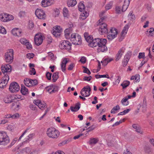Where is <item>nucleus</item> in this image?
<instances>
[{"label": "nucleus", "instance_id": "obj_1", "mask_svg": "<svg viewBox=\"0 0 154 154\" xmlns=\"http://www.w3.org/2000/svg\"><path fill=\"white\" fill-rule=\"evenodd\" d=\"M84 36L88 43V45L92 47H96L100 40V38H96L93 39V37L91 35H89L88 33L85 32L84 34Z\"/></svg>", "mask_w": 154, "mask_h": 154}, {"label": "nucleus", "instance_id": "obj_2", "mask_svg": "<svg viewBox=\"0 0 154 154\" xmlns=\"http://www.w3.org/2000/svg\"><path fill=\"white\" fill-rule=\"evenodd\" d=\"M104 17L101 18L98 22L99 26L98 31L101 35H104L108 33V29L107 25L103 22L105 20Z\"/></svg>", "mask_w": 154, "mask_h": 154}, {"label": "nucleus", "instance_id": "obj_3", "mask_svg": "<svg viewBox=\"0 0 154 154\" xmlns=\"http://www.w3.org/2000/svg\"><path fill=\"white\" fill-rule=\"evenodd\" d=\"M46 134L50 138H56L59 136L60 132L55 128L51 127L47 129Z\"/></svg>", "mask_w": 154, "mask_h": 154}, {"label": "nucleus", "instance_id": "obj_4", "mask_svg": "<svg viewBox=\"0 0 154 154\" xmlns=\"http://www.w3.org/2000/svg\"><path fill=\"white\" fill-rule=\"evenodd\" d=\"M100 40L98 43L97 46L98 47L97 49V52H103L107 50V48L106 46L105 45L106 43V40L105 39H100Z\"/></svg>", "mask_w": 154, "mask_h": 154}, {"label": "nucleus", "instance_id": "obj_5", "mask_svg": "<svg viewBox=\"0 0 154 154\" xmlns=\"http://www.w3.org/2000/svg\"><path fill=\"white\" fill-rule=\"evenodd\" d=\"M71 41L75 45H80L82 43L81 36L77 33H73L71 35Z\"/></svg>", "mask_w": 154, "mask_h": 154}, {"label": "nucleus", "instance_id": "obj_6", "mask_svg": "<svg viewBox=\"0 0 154 154\" xmlns=\"http://www.w3.org/2000/svg\"><path fill=\"white\" fill-rule=\"evenodd\" d=\"M13 50L10 49L5 54V58L7 63H11L13 61Z\"/></svg>", "mask_w": 154, "mask_h": 154}, {"label": "nucleus", "instance_id": "obj_7", "mask_svg": "<svg viewBox=\"0 0 154 154\" xmlns=\"http://www.w3.org/2000/svg\"><path fill=\"white\" fill-rule=\"evenodd\" d=\"M71 44L69 41L63 40L61 42L59 46L61 49L69 51L71 50Z\"/></svg>", "mask_w": 154, "mask_h": 154}, {"label": "nucleus", "instance_id": "obj_8", "mask_svg": "<svg viewBox=\"0 0 154 154\" xmlns=\"http://www.w3.org/2000/svg\"><path fill=\"white\" fill-rule=\"evenodd\" d=\"M10 140L6 133L5 132L0 133V145L3 142L7 144L9 143Z\"/></svg>", "mask_w": 154, "mask_h": 154}, {"label": "nucleus", "instance_id": "obj_9", "mask_svg": "<svg viewBox=\"0 0 154 154\" xmlns=\"http://www.w3.org/2000/svg\"><path fill=\"white\" fill-rule=\"evenodd\" d=\"M1 69L4 75L6 74L8 75L11 71V67L10 65L8 64L2 65Z\"/></svg>", "mask_w": 154, "mask_h": 154}, {"label": "nucleus", "instance_id": "obj_10", "mask_svg": "<svg viewBox=\"0 0 154 154\" xmlns=\"http://www.w3.org/2000/svg\"><path fill=\"white\" fill-rule=\"evenodd\" d=\"M24 81L25 85L27 87L35 86L38 84V82L36 79L32 80L26 78Z\"/></svg>", "mask_w": 154, "mask_h": 154}, {"label": "nucleus", "instance_id": "obj_11", "mask_svg": "<svg viewBox=\"0 0 154 154\" xmlns=\"http://www.w3.org/2000/svg\"><path fill=\"white\" fill-rule=\"evenodd\" d=\"M9 79L8 75H5L0 80V88H4L7 84Z\"/></svg>", "mask_w": 154, "mask_h": 154}, {"label": "nucleus", "instance_id": "obj_12", "mask_svg": "<svg viewBox=\"0 0 154 154\" xmlns=\"http://www.w3.org/2000/svg\"><path fill=\"white\" fill-rule=\"evenodd\" d=\"M35 14L39 19L44 20L46 18V15L42 10L37 9L35 11Z\"/></svg>", "mask_w": 154, "mask_h": 154}, {"label": "nucleus", "instance_id": "obj_13", "mask_svg": "<svg viewBox=\"0 0 154 154\" xmlns=\"http://www.w3.org/2000/svg\"><path fill=\"white\" fill-rule=\"evenodd\" d=\"M91 91V88L89 86L84 87L81 90L80 93L81 95L84 97H87L90 95Z\"/></svg>", "mask_w": 154, "mask_h": 154}, {"label": "nucleus", "instance_id": "obj_14", "mask_svg": "<svg viewBox=\"0 0 154 154\" xmlns=\"http://www.w3.org/2000/svg\"><path fill=\"white\" fill-rule=\"evenodd\" d=\"M10 91L12 93L18 91L20 90V87L18 84L16 82H12L9 88Z\"/></svg>", "mask_w": 154, "mask_h": 154}, {"label": "nucleus", "instance_id": "obj_15", "mask_svg": "<svg viewBox=\"0 0 154 154\" xmlns=\"http://www.w3.org/2000/svg\"><path fill=\"white\" fill-rule=\"evenodd\" d=\"M43 37L40 34H36L34 38V42L35 44L39 46L41 45L43 42Z\"/></svg>", "mask_w": 154, "mask_h": 154}, {"label": "nucleus", "instance_id": "obj_16", "mask_svg": "<svg viewBox=\"0 0 154 154\" xmlns=\"http://www.w3.org/2000/svg\"><path fill=\"white\" fill-rule=\"evenodd\" d=\"M34 103L42 110L46 106L45 103L44 102H42L40 100H35L34 101Z\"/></svg>", "mask_w": 154, "mask_h": 154}, {"label": "nucleus", "instance_id": "obj_17", "mask_svg": "<svg viewBox=\"0 0 154 154\" xmlns=\"http://www.w3.org/2000/svg\"><path fill=\"white\" fill-rule=\"evenodd\" d=\"M125 49V48L122 47L119 50L116 57L115 60L116 61H118L121 58Z\"/></svg>", "mask_w": 154, "mask_h": 154}, {"label": "nucleus", "instance_id": "obj_18", "mask_svg": "<svg viewBox=\"0 0 154 154\" xmlns=\"http://www.w3.org/2000/svg\"><path fill=\"white\" fill-rule=\"evenodd\" d=\"M54 2V0H43L42 2V6L46 7L49 6Z\"/></svg>", "mask_w": 154, "mask_h": 154}, {"label": "nucleus", "instance_id": "obj_19", "mask_svg": "<svg viewBox=\"0 0 154 154\" xmlns=\"http://www.w3.org/2000/svg\"><path fill=\"white\" fill-rule=\"evenodd\" d=\"M12 34L14 35L20 37L21 36L22 31L21 30L18 28H14L11 31Z\"/></svg>", "mask_w": 154, "mask_h": 154}, {"label": "nucleus", "instance_id": "obj_20", "mask_svg": "<svg viewBox=\"0 0 154 154\" xmlns=\"http://www.w3.org/2000/svg\"><path fill=\"white\" fill-rule=\"evenodd\" d=\"M68 61L69 59L66 58H64L62 60L61 66L63 72H64L66 70V64L68 62Z\"/></svg>", "mask_w": 154, "mask_h": 154}, {"label": "nucleus", "instance_id": "obj_21", "mask_svg": "<svg viewBox=\"0 0 154 154\" xmlns=\"http://www.w3.org/2000/svg\"><path fill=\"white\" fill-rule=\"evenodd\" d=\"M130 58V56L128 54H126L122 62V65L124 67H125L126 66Z\"/></svg>", "mask_w": 154, "mask_h": 154}, {"label": "nucleus", "instance_id": "obj_22", "mask_svg": "<svg viewBox=\"0 0 154 154\" xmlns=\"http://www.w3.org/2000/svg\"><path fill=\"white\" fill-rule=\"evenodd\" d=\"M131 0H125L124 4L122 6V11H125L128 8Z\"/></svg>", "mask_w": 154, "mask_h": 154}, {"label": "nucleus", "instance_id": "obj_23", "mask_svg": "<svg viewBox=\"0 0 154 154\" xmlns=\"http://www.w3.org/2000/svg\"><path fill=\"white\" fill-rule=\"evenodd\" d=\"M12 95H8L4 98V101L6 103H9L13 101Z\"/></svg>", "mask_w": 154, "mask_h": 154}, {"label": "nucleus", "instance_id": "obj_24", "mask_svg": "<svg viewBox=\"0 0 154 154\" xmlns=\"http://www.w3.org/2000/svg\"><path fill=\"white\" fill-rule=\"evenodd\" d=\"M21 92L23 95H27L29 94V91L27 88L24 85H21Z\"/></svg>", "mask_w": 154, "mask_h": 154}, {"label": "nucleus", "instance_id": "obj_25", "mask_svg": "<svg viewBox=\"0 0 154 154\" xmlns=\"http://www.w3.org/2000/svg\"><path fill=\"white\" fill-rule=\"evenodd\" d=\"M80 105L79 103H78L76 104L75 107L71 106L70 109L71 110L72 112H76L80 108Z\"/></svg>", "mask_w": 154, "mask_h": 154}, {"label": "nucleus", "instance_id": "obj_26", "mask_svg": "<svg viewBox=\"0 0 154 154\" xmlns=\"http://www.w3.org/2000/svg\"><path fill=\"white\" fill-rule=\"evenodd\" d=\"M129 27L128 24H126L125 25L121 33V35L122 36H124L127 33Z\"/></svg>", "mask_w": 154, "mask_h": 154}, {"label": "nucleus", "instance_id": "obj_27", "mask_svg": "<svg viewBox=\"0 0 154 154\" xmlns=\"http://www.w3.org/2000/svg\"><path fill=\"white\" fill-rule=\"evenodd\" d=\"M133 128L135 129V131L140 134H142V133L141 130V128L137 124H134L132 125Z\"/></svg>", "mask_w": 154, "mask_h": 154}, {"label": "nucleus", "instance_id": "obj_28", "mask_svg": "<svg viewBox=\"0 0 154 154\" xmlns=\"http://www.w3.org/2000/svg\"><path fill=\"white\" fill-rule=\"evenodd\" d=\"M98 139L96 138H91L90 139L89 141V144L90 145H94L96 144L98 141Z\"/></svg>", "mask_w": 154, "mask_h": 154}, {"label": "nucleus", "instance_id": "obj_29", "mask_svg": "<svg viewBox=\"0 0 154 154\" xmlns=\"http://www.w3.org/2000/svg\"><path fill=\"white\" fill-rule=\"evenodd\" d=\"M77 4L76 0H69L68 2V5L69 7H72L75 5Z\"/></svg>", "mask_w": 154, "mask_h": 154}, {"label": "nucleus", "instance_id": "obj_30", "mask_svg": "<svg viewBox=\"0 0 154 154\" xmlns=\"http://www.w3.org/2000/svg\"><path fill=\"white\" fill-rule=\"evenodd\" d=\"M112 60V59L106 58L104 60L101 61L102 65L104 66H106L109 62Z\"/></svg>", "mask_w": 154, "mask_h": 154}, {"label": "nucleus", "instance_id": "obj_31", "mask_svg": "<svg viewBox=\"0 0 154 154\" xmlns=\"http://www.w3.org/2000/svg\"><path fill=\"white\" fill-rule=\"evenodd\" d=\"M12 96L13 97L12 98L13 99V100H16L18 101L20 100L23 99V98L19 94L12 95Z\"/></svg>", "mask_w": 154, "mask_h": 154}, {"label": "nucleus", "instance_id": "obj_32", "mask_svg": "<svg viewBox=\"0 0 154 154\" xmlns=\"http://www.w3.org/2000/svg\"><path fill=\"white\" fill-rule=\"evenodd\" d=\"M85 6L83 2H81L78 5V8L79 11H82L84 10L85 9Z\"/></svg>", "mask_w": 154, "mask_h": 154}, {"label": "nucleus", "instance_id": "obj_33", "mask_svg": "<svg viewBox=\"0 0 154 154\" xmlns=\"http://www.w3.org/2000/svg\"><path fill=\"white\" fill-rule=\"evenodd\" d=\"M7 14H0V20L3 22H7Z\"/></svg>", "mask_w": 154, "mask_h": 154}, {"label": "nucleus", "instance_id": "obj_34", "mask_svg": "<svg viewBox=\"0 0 154 154\" xmlns=\"http://www.w3.org/2000/svg\"><path fill=\"white\" fill-rule=\"evenodd\" d=\"M27 12L25 11H20L18 13V16L20 17H24L26 15Z\"/></svg>", "mask_w": 154, "mask_h": 154}, {"label": "nucleus", "instance_id": "obj_35", "mask_svg": "<svg viewBox=\"0 0 154 154\" xmlns=\"http://www.w3.org/2000/svg\"><path fill=\"white\" fill-rule=\"evenodd\" d=\"M120 109V107L119 105H117L116 106L114 107L111 110V113L115 114L116 113V111Z\"/></svg>", "mask_w": 154, "mask_h": 154}, {"label": "nucleus", "instance_id": "obj_36", "mask_svg": "<svg viewBox=\"0 0 154 154\" xmlns=\"http://www.w3.org/2000/svg\"><path fill=\"white\" fill-rule=\"evenodd\" d=\"M108 33H111V34H113L116 35H117L118 32L117 29L114 28H112L110 31L108 32Z\"/></svg>", "mask_w": 154, "mask_h": 154}, {"label": "nucleus", "instance_id": "obj_37", "mask_svg": "<svg viewBox=\"0 0 154 154\" xmlns=\"http://www.w3.org/2000/svg\"><path fill=\"white\" fill-rule=\"evenodd\" d=\"M130 82L129 81H126L124 82L121 85L123 88L127 87L130 84Z\"/></svg>", "mask_w": 154, "mask_h": 154}, {"label": "nucleus", "instance_id": "obj_38", "mask_svg": "<svg viewBox=\"0 0 154 154\" xmlns=\"http://www.w3.org/2000/svg\"><path fill=\"white\" fill-rule=\"evenodd\" d=\"M128 17L130 20H135V16L134 14H133V12L132 11L130 12L128 15Z\"/></svg>", "mask_w": 154, "mask_h": 154}, {"label": "nucleus", "instance_id": "obj_39", "mask_svg": "<svg viewBox=\"0 0 154 154\" xmlns=\"http://www.w3.org/2000/svg\"><path fill=\"white\" fill-rule=\"evenodd\" d=\"M58 72H55L52 75V77L53 78V80L54 82H55L57 79L58 78L59 76H58Z\"/></svg>", "mask_w": 154, "mask_h": 154}, {"label": "nucleus", "instance_id": "obj_40", "mask_svg": "<svg viewBox=\"0 0 154 154\" xmlns=\"http://www.w3.org/2000/svg\"><path fill=\"white\" fill-rule=\"evenodd\" d=\"M108 33V35L107 36V38L108 39H109L110 40H112L113 39H114V38H115L117 35H113V34H111V33Z\"/></svg>", "mask_w": 154, "mask_h": 154}, {"label": "nucleus", "instance_id": "obj_41", "mask_svg": "<svg viewBox=\"0 0 154 154\" xmlns=\"http://www.w3.org/2000/svg\"><path fill=\"white\" fill-rule=\"evenodd\" d=\"M63 13L64 17H67L69 16L68 11L66 8H63Z\"/></svg>", "mask_w": 154, "mask_h": 154}, {"label": "nucleus", "instance_id": "obj_42", "mask_svg": "<svg viewBox=\"0 0 154 154\" xmlns=\"http://www.w3.org/2000/svg\"><path fill=\"white\" fill-rule=\"evenodd\" d=\"M53 85H51L49 86H47L45 88L46 91L49 92L50 94L53 93V92H52L51 91L53 90Z\"/></svg>", "mask_w": 154, "mask_h": 154}, {"label": "nucleus", "instance_id": "obj_43", "mask_svg": "<svg viewBox=\"0 0 154 154\" xmlns=\"http://www.w3.org/2000/svg\"><path fill=\"white\" fill-rule=\"evenodd\" d=\"M128 98L126 97L123 99L121 100L122 104L124 106H127L128 104V101H127Z\"/></svg>", "mask_w": 154, "mask_h": 154}, {"label": "nucleus", "instance_id": "obj_44", "mask_svg": "<svg viewBox=\"0 0 154 154\" xmlns=\"http://www.w3.org/2000/svg\"><path fill=\"white\" fill-rule=\"evenodd\" d=\"M31 151L30 149L29 148H25L23 149L21 152L23 153H29Z\"/></svg>", "mask_w": 154, "mask_h": 154}, {"label": "nucleus", "instance_id": "obj_45", "mask_svg": "<svg viewBox=\"0 0 154 154\" xmlns=\"http://www.w3.org/2000/svg\"><path fill=\"white\" fill-rule=\"evenodd\" d=\"M29 40L26 39V38H22L20 39V42L24 45H25L26 44L28 43V41Z\"/></svg>", "mask_w": 154, "mask_h": 154}, {"label": "nucleus", "instance_id": "obj_46", "mask_svg": "<svg viewBox=\"0 0 154 154\" xmlns=\"http://www.w3.org/2000/svg\"><path fill=\"white\" fill-rule=\"evenodd\" d=\"M95 77L96 78L98 79L101 78H106L108 79L109 78V77L108 75H96Z\"/></svg>", "mask_w": 154, "mask_h": 154}, {"label": "nucleus", "instance_id": "obj_47", "mask_svg": "<svg viewBox=\"0 0 154 154\" xmlns=\"http://www.w3.org/2000/svg\"><path fill=\"white\" fill-rule=\"evenodd\" d=\"M6 32L5 28L3 27L0 26V33L3 34H5Z\"/></svg>", "mask_w": 154, "mask_h": 154}, {"label": "nucleus", "instance_id": "obj_48", "mask_svg": "<svg viewBox=\"0 0 154 154\" xmlns=\"http://www.w3.org/2000/svg\"><path fill=\"white\" fill-rule=\"evenodd\" d=\"M149 36H152L154 35V29L153 28H150L149 31Z\"/></svg>", "mask_w": 154, "mask_h": 154}, {"label": "nucleus", "instance_id": "obj_49", "mask_svg": "<svg viewBox=\"0 0 154 154\" xmlns=\"http://www.w3.org/2000/svg\"><path fill=\"white\" fill-rule=\"evenodd\" d=\"M20 117V115L17 113H15L13 115L11 114V118L13 119L19 118Z\"/></svg>", "mask_w": 154, "mask_h": 154}, {"label": "nucleus", "instance_id": "obj_50", "mask_svg": "<svg viewBox=\"0 0 154 154\" xmlns=\"http://www.w3.org/2000/svg\"><path fill=\"white\" fill-rule=\"evenodd\" d=\"M14 18V16L11 15L7 14V21L12 20Z\"/></svg>", "mask_w": 154, "mask_h": 154}, {"label": "nucleus", "instance_id": "obj_51", "mask_svg": "<svg viewBox=\"0 0 154 154\" xmlns=\"http://www.w3.org/2000/svg\"><path fill=\"white\" fill-rule=\"evenodd\" d=\"M112 2H109L108 4H107L105 7L106 9V10H108L111 9L112 8Z\"/></svg>", "mask_w": 154, "mask_h": 154}, {"label": "nucleus", "instance_id": "obj_52", "mask_svg": "<svg viewBox=\"0 0 154 154\" xmlns=\"http://www.w3.org/2000/svg\"><path fill=\"white\" fill-rule=\"evenodd\" d=\"M54 30L56 32H57L58 33H59L62 31L60 27L59 26L56 27L54 28Z\"/></svg>", "mask_w": 154, "mask_h": 154}, {"label": "nucleus", "instance_id": "obj_53", "mask_svg": "<svg viewBox=\"0 0 154 154\" xmlns=\"http://www.w3.org/2000/svg\"><path fill=\"white\" fill-rule=\"evenodd\" d=\"M75 66V64L73 63H71L68 66L67 69L69 70H72Z\"/></svg>", "mask_w": 154, "mask_h": 154}, {"label": "nucleus", "instance_id": "obj_54", "mask_svg": "<svg viewBox=\"0 0 154 154\" xmlns=\"http://www.w3.org/2000/svg\"><path fill=\"white\" fill-rule=\"evenodd\" d=\"M88 15V14H85L82 13L80 15V18L83 20H84L86 18Z\"/></svg>", "mask_w": 154, "mask_h": 154}, {"label": "nucleus", "instance_id": "obj_55", "mask_svg": "<svg viewBox=\"0 0 154 154\" xmlns=\"http://www.w3.org/2000/svg\"><path fill=\"white\" fill-rule=\"evenodd\" d=\"M83 68H84L83 70V72L87 73L88 75H90L91 74V72L86 67L84 66L83 67Z\"/></svg>", "mask_w": 154, "mask_h": 154}, {"label": "nucleus", "instance_id": "obj_56", "mask_svg": "<svg viewBox=\"0 0 154 154\" xmlns=\"http://www.w3.org/2000/svg\"><path fill=\"white\" fill-rule=\"evenodd\" d=\"M30 70L29 73L30 75H35L36 73V71L35 69L33 68H31Z\"/></svg>", "mask_w": 154, "mask_h": 154}, {"label": "nucleus", "instance_id": "obj_57", "mask_svg": "<svg viewBox=\"0 0 154 154\" xmlns=\"http://www.w3.org/2000/svg\"><path fill=\"white\" fill-rule=\"evenodd\" d=\"M58 90V87L57 86H53V90H52V92H53V93L57 92Z\"/></svg>", "mask_w": 154, "mask_h": 154}, {"label": "nucleus", "instance_id": "obj_58", "mask_svg": "<svg viewBox=\"0 0 154 154\" xmlns=\"http://www.w3.org/2000/svg\"><path fill=\"white\" fill-rule=\"evenodd\" d=\"M28 43L26 44L25 45L26 46V48L28 49H30L32 48V45L29 43V41H28Z\"/></svg>", "mask_w": 154, "mask_h": 154}, {"label": "nucleus", "instance_id": "obj_59", "mask_svg": "<svg viewBox=\"0 0 154 154\" xmlns=\"http://www.w3.org/2000/svg\"><path fill=\"white\" fill-rule=\"evenodd\" d=\"M124 120H125L124 119H123L122 120H120L119 121V122H116L115 124H114L113 125H112V126L115 127V126L119 125L120 123H122V122H124Z\"/></svg>", "mask_w": 154, "mask_h": 154}, {"label": "nucleus", "instance_id": "obj_60", "mask_svg": "<svg viewBox=\"0 0 154 154\" xmlns=\"http://www.w3.org/2000/svg\"><path fill=\"white\" fill-rule=\"evenodd\" d=\"M34 54L32 53H29L27 54L26 57H27L29 59L33 58L34 56Z\"/></svg>", "mask_w": 154, "mask_h": 154}, {"label": "nucleus", "instance_id": "obj_61", "mask_svg": "<svg viewBox=\"0 0 154 154\" xmlns=\"http://www.w3.org/2000/svg\"><path fill=\"white\" fill-rule=\"evenodd\" d=\"M65 154V153L63 152L60 150H57L55 152H52L51 154Z\"/></svg>", "mask_w": 154, "mask_h": 154}, {"label": "nucleus", "instance_id": "obj_62", "mask_svg": "<svg viewBox=\"0 0 154 154\" xmlns=\"http://www.w3.org/2000/svg\"><path fill=\"white\" fill-rule=\"evenodd\" d=\"M51 74L49 72H47L46 74V77L48 80H50L51 78Z\"/></svg>", "mask_w": 154, "mask_h": 154}, {"label": "nucleus", "instance_id": "obj_63", "mask_svg": "<svg viewBox=\"0 0 154 154\" xmlns=\"http://www.w3.org/2000/svg\"><path fill=\"white\" fill-rule=\"evenodd\" d=\"M116 11L117 13H120L121 12V8L119 6H117L116 8Z\"/></svg>", "mask_w": 154, "mask_h": 154}, {"label": "nucleus", "instance_id": "obj_64", "mask_svg": "<svg viewBox=\"0 0 154 154\" xmlns=\"http://www.w3.org/2000/svg\"><path fill=\"white\" fill-rule=\"evenodd\" d=\"M91 76H90L89 77L85 76L83 78V80L85 81H89L91 80Z\"/></svg>", "mask_w": 154, "mask_h": 154}]
</instances>
